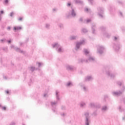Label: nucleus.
<instances>
[{"mask_svg":"<svg viewBox=\"0 0 125 125\" xmlns=\"http://www.w3.org/2000/svg\"><path fill=\"white\" fill-rule=\"evenodd\" d=\"M112 40L115 42L113 43V48L116 51H119L121 48V44L119 41H120V37L119 36H113Z\"/></svg>","mask_w":125,"mask_h":125,"instance_id":"nucleus-1","label":"nucleus"},{"mask_svg":"<svg viewBox=\"0 0 125 125\" xmlns=\"http://www.w3.org/2000/svg\"><path fill=\"white\" fill-rule=\"evenodd\" d=\"M56 101L51 102V104L52 108V110L54 113L56 112V105L57 104H58V102H59V101L60 100V93L58 91H56Z\"/></svg>","mask_w":125,"mask_h":125,"instance_id":"nucleus-2","label":"nucleus"},{"mask_svg":"<svg viewBox=\"0 0 125 125\" xmlns=\"http://www.w3.org/2000/svg\"><path fill=\"white\" fill-rule=\"evenodd\" d=\"M84 53L87 57V60H86V63L88 62H95V58L91 56L88 50L86 49H84Z\"/></svg>","mask_w":125,"mask_h":125,"instance_id":"nucleus-3","label":"nucleus"},{"mask_svg":"<svg viewBox=\"0 0 125 125\" xmlns=\"http://www.w3.org/2000/svg\"><path fill=\"white\" fill-rule=\"evenodd\" d=\"M52 46L53 48H55L58 53H62V52H64V48L58 42L52 44Z\"/></svg>","mask_w":125,"mask_h":125,"instance_id":"nucleus-4","label":"nucleus"},{"mask_svg":"<svg viewBox=\"0 0 125 125\" xmlns=\"http://www.w3.org/2000/svg\"><path fill=\"white\" fill-rule=\"evenodd\" d=\"M99 30L101 32H102V34L104 36V37H105V38H110L111 37V34L107 33L106 31V28L104 26H101L99 28Z\"/></svg>","mask_w":125,"mask_h":125,"instance_id":"nucleus-5","label":"nucleus"},{"mask_svg":"<svg viewBox=\"0 0 125 125\" xmlns=\"http://www.w3.org/2000/svg\"><path fill=\"white\" fill-rule=\"evenodd\" d=\"M106 75L107 76H108L109 78H111V79H114V78H116V76L118 75V73H117V72L113 73L112 72V70L110 69L106 71Z\"/></svg>","mask_w":125,"mask_h":125,"instance_id":"nucleus-6","label":"nucleus"},{"mask_svg":"<svg viewBox=\"0 0 125 125\" xmlns=\"http://www.w3.org/2000/svg\"><path fill=\"white\" fill-rule=\"evenodd\" d=\"M104 50H105V47L104 46L101 45L97 46V53H99V54H103Z\"/></svg>","mask_w":125,"mask_h":125,"instance_id":"nucleus-7","label":"nucleus"},{"mask_svg":"<svg viewBox=\"0 0 125 125\" xmlns=\"http://www.w3.org/2000/svg\"><path fill=\"white\" fill-rule=\"evenodd\" d=\"M84 116L86 118L85 120V125H89V123H90V120L89 119V113H88V112H85Z\"/></svg>","mask_w":125,"mask_h":125,"instance_id":"nucleus-8","label":"nucleus"},{"mask_svg":"<svg viewBox=\"0 0 125 125\" xmlns=\"http://www.w3.org/2000/svg\"><path fill=\"white\" fill-rule=\"evenodd\" d=\"M98 14L101 18H103L104 16L103 15V13L104 12V8L102 7H99L98 8Z\"/></svg>","mask_w":125,"mask_h":125,"instance_id":"nucleus-9","label":"nucleus"},{"mask_svg":"<svg viewBox=\"0 0 125 125\" xmlns=\"http://www.w3.org/2000/svg\"><path fill=\"white\" fill-rule=\"evenodd\" d=\"M84 42H85V40H84L80 42H77L75 46V50H79V49H80V47H81V45L84 44Z\"/></svg>","mask_w":125,"mask_h":125,"instance_id":"nucleus-10","label":"nucleus"},{"mask_svg":"<svg viewBox=\"0 0 125 125\" xmlns=\"http://www.w3.org/2000/svg\"><path fill=\"white\" fill-rule=\"evenodd\" d=\"M90 106L91 108H96V109H99V108L101 107V105H100V104H95L94 103H91L90 104Z\"/></svg>","mask_w":125,"mask_h":125,"instance_id":"nucleus-11","label":"nucleus"},{"mask_svg":"<svg viewBox=\"0 0 125 125\" xmlns=\"http://www.w3.org/2000/svg\"><path fill=\"white\" fill-rule=\"evenodd\" d=\"M11 48H13L14 49H15V50H16V51H18V52H20L21 53H23V54L25 53V52L20 49V48L15 46L14 45H12L11 46Z\"/></svg>","mask_w":125,"mask_h":125,"instance_id":"nucleus-12","label":"nucleus"},{"mask_svg":"<svg viewBox=\"0 0 125 125\" xmlns=\"http://www.w3.org/2000/svg\"><path fill=\"white\" fill-rule=\"evenodd\" d=\"M80 86H81L82 89H83L84 92H86L88 90V89L87 88V87L84 85V84L83 83H79Z\"/></svg>","mask_w":125,"mask_h":125,"instance_id":"nucleus-13","label":"nucleus"},{"mask_svg":"<svg viewBox=\"0 0 125 125\" xmlns=\"http://www.w3.org/2000/svg\"><path fill=\"white\" fill-rule=\"evenodd\" d=\"M123 93V91H113L112 92V95L113 96H119Z\"/></svg>","mask_w":125,"mask_h":125,"instance_id":"nucleus-14","label":"nucleus"},{"mask_svg":"<svg viewBox=\"0 0 125 125\" xmlns=\"http://www.w3.org/2000/svg\"><path fill=\"white\" fill-rule=\"evenodd\" d=\"M69 15L72 16V17H76V15H77L76 12H75V10L73 8H72L71 10L69 11Z\"/></svg>","mask_w":125,"mask_h":125,"instance_id":"nucleus-15","label":"nucleus"},{"mask_svg":"<svg viewBox=\"0 0 125 125\" xmlns=\"http://www.w3.org/2000/svg\"><path fill=\"white\" fill-rule=\"evenodd\" d=\"M66 68L68 71H72V70H74V69H75V67L74 66L70 65H66Z\"/></svg>","mask_w":125,"mask_h":125,"instance_id":"nucleus-16","label":"nucleus"},{"mask_svg":"<svg viewBox=\"0 0 125 125\" xmlns=\"http://www.w3.org/2000/svg\"><path fill=\"white\" fill-rule=\"evenodd\" d=\"M93 80V77L91 76H87L85 78V81L86 82H90V81H92Z\"/></svg>","mask_w":125,"mask_h":125,"instance_id":"nucleus-17","label":"nucleus"},{"mask_svg":"<svg viewBox=\"0 0 125 125\" xmlns=\"http://www.w3.org/2000/svg\"><path fill=\"white\" fill-rule=\"evenodd\" d=\"M108 109H109V107H108V106L104 105L102 107L101 110H102V112H106V111H108Z\"/></svg>","mask_w":125,"mask_h":125,"instance_id":"nucleus-18","label":"nucleus"},{"mask_svg":"<svg viewBox=\"0 0 125 125\" xmlns=\"http://www.w3.org/2000/svg\"><path fill=\"white\" fill-rule=\"evenodd\" d=\"M69 39L70 41H75V40H78V36L72 35L70 37Z\"/></svg>","mask_w":125,"mask_h":125,"instance_id":"nucleus-19","label":"nucleus"},{"mask_svg":"<svg viewBox=\"0 0 125 125\" xmlns=\"http://www.w3.org/2000/svg\"><path fill=\"white\" fill-rule=\"evenodd\" d=\"M95 27H96V25H95V24H93L92 25L91 28L92 34H95Z\"/></svg>","mask_w":125,"mask_h":125,"instance_id":"nucleus-20","label":"nucleus"},{"mask_svg":"<svg viewBox=\"0 0 125 125\" xmlns=\"http://www.w3.org/2000/svg\"><path fill=\"white\" fill-rule=\"evenodd\" d=\"M84 11L85 12H87V13H90V12H91V10L90 9V8L85 7L84 8Z\"/></svg>","mask_w":125,"mask_h":125,"instance_id":"nucleus-21","label":"nucleus"},{"mask_svg":"<svg viewBox=\"0 0 125 125\" xmlns=\"http://www.w3.org/2000/svg\"><path fill=\"white\" fill-rule=\"evenodd\" d=\"M22 29V27L21 26H15L14 27V31H19V30H21Z\"/></svg>","mask_w":125,"mask_h":125,"instance_id":"nucleus-22","label":"nucleus"},{"mask_svg":"<svg viewBox=\"0 0 125 125\" xmlns=\"http://www.w3.org/2000/svg\"><path fill=\"white\" fill-rule=\"evenodd\" d=\"M83 62H86V60L83 59H79L78 60V63H83Z\"/></svg>","mask_w":125,"mask_h":125,"instance_id":"nucleus-23","label":"nucleus"},{"mask_svg":"<svg viewBox=\"0 0 125 125\" xmlns=\"http://www.w3.org/2000/svg\"><path fill=\"white\" fill-rule=\"evenodd\" d=\"M74 1H75L76 3H80V4L83 3V2L81 0H74Z\"/></svg>","mask_w":125,"mask_h":125,"instance_id":"nucleus-24","label":"nucleus"},{"mask_svg":"<svg viewBox=\"0 0 125 125\" xmlns=\"http://www.w3.org/2000/svg\"><path fill=\"white\" fill-rule=\"evenodd\" d=\"M117 84H118V85H120V86L121 85H123V84H124V82L123 81H117L116 82Z\"/></svg>","mask_w":125,"mask_h":125,"instance_id":"nucleus-25","label":"nucleus"},{"mask_svg":"<svg viewBox=\"0 0 125 125\" xmlns=\"http://www.w3.org/2000/svg\"><path fill=\"white\" fill-rule=\"evenodd\" d=\"M82 33H83L84 34H85V33H87L88 31L86 28H83L81 30Z\"/></svg>","mask_w":125,"mask_h":125,"instance_id":"nucleus-26","label":"nucleus"},{"mask_svg":"<svg viewBox=\"0 0 125 125\" xmlns=\"http://www.w3.org/2000/svg\"><path fill=\"white\" fill-rule=\"evenodd\" d=\"M28 69H29V70L30 71H31V72H34V71H35V67H34V66H30V67H29L28 68Z\"/></svg>","mask_w":125,"mask_h":125,"instance_id":"nucleus-27","label":"nucleus"},{"mask_svg":"<svg viewBox=\"0 0 125 125\" xmlns=\"http://www.w3.org/2000/svg\"><path fill=\"white\" fill-rule=\"evenodd\" d=\"M85 105H86V104H85V102H82L80 103V106L81 107H84L85 106Z\"/></svg>","mask_w":125,"mask_h":125,"instance_id":"nucleus-28","label":"nucleus"},{"mask_svg":"<svg viewBox=\"0 0 125 125\" xmlns=\"http://www.w3.org/2000/svg\"><path fill=\"white\" fill-rule=\"evenodd\" d=\"M73 83L71 82H69L66 83V86H73Z\"/></svg>","mask_w":125,"mask_h":125,"instance_id":"nucleus-29","label":"nucleus"},{"mask_svg":"<svg viewBox=\"0 0 125 125\" xmlns=\"http://www.w3.org/2000/svg\"><path fill=\"white\" fill-rule=\"evenodd\" d=\"M118 110H119L120 112H124L125 111V109H124V108L122 106L119 107Z\"/></svg>","mask_w":125,"mask_h":125,"instance_id":"nucleus-30","label":"nucleus"},{"mask_svg":"<svg viewBox=\"0 0 125 125\" xmlns=\"http://www.w3.org/2000/svg\"><path fill=\"white\" fill-rule=\"evenodd\" d=\"M37 65H38V67L40 68L43 65V63L42 62H37Z\"/></svg>","mask_w":125,"mask_h":125,"instance_id":"nucleus-31","label":"nucleus"},{"mask_svg":"<svg viewBox=\"0 0 125 125\" xmlns=\"http://www.w3.org/2000/svg\"><path fill=\"white\" fill-rule=\"evenodd\" d=\"M118 3L119 4H120V5H124V2H123L122 0H118L117 1Z\"/></svg>","mask_w":125,"mask_h":125,"instance_id":"nucleus-32","label":"nucleus"},{"mask_svg":"<svg viewBox=\"0 0 125 125\" xmlns=\"http://www.w3.org/2000/svg\"><path fill=\"white\" fill-rule=\"evenodd\" d=\"M45 27L46 28V29H49V28H50V24L46 23L45 24Z\"/></svg>","mask_w":125,"mask_h":125,"instance_id":"nucleus-33","label":"nucleus"},{"mask_svg":"<svg viewBox=\"0 0 125 125\" xmlns=\"http://www.w3.org/2000/svg\"><path fill=\"white\" fill-rule=\"evenodd\" d=\"M58 26L61 29H62V28H63V24L62 23H59Z\"/></svg>","mask_w":125,"mask_h":125,"instance_id":"nucleus-34","label":"nucleus"},{"mask_svg":"<svg viewBox=\"0 0 125 125\" xmlns=\"http://www.w3.org/2000/svg\"><path fill=\"white\" fill-rule=\"evenodd\" d=\"M91 22V19H87V20H86V22L87 23H89V22Z\"/></svg>","mask_w":125,"mask_h":125,"instance_id":"nucleus-35","label":"nucleus"},{"mask_svg":"<svg viewBox=\"0 0 125 125\" xmlns=\"http://www.w3.org/2000/svg\"><path fill=\"white\" fill-rule=\"evenodd\" d=\"M88 1L90 4H93V0H88Z\"/></svg>","mask_w":125,"mask_h":125,"instance_id":"nucleus-36","label":"nucleus"},{"mask_svg":"<svg viewBox=\"0 0 125 125\" xmlns=\"http://www.w3.org/2000/svg\"><path fill=\"white\" fill-rule=\"evenodd\" d=\"M16 125V123L15 122H12L10 124H9L8 125Z\"/></svg>","mask_w":125,"mask_h":125,"instance_id":"nucleus-37","label":"nucleus"},{"mask_svg":"<svg viewBox=\"0 0 125 125\" xmlns=\"http://www.w3.org/2000/svg\"><path fill=\"white\" fill-rule=\"evenodd\" d=\"M112 8H113L112 7V6H109L108 7V10H109V11H112Z\"/></svg>","mask_w":125,"mask_h":125,"instance_id":"nucleus-38","label":"nucleus"},{"mask_svg":"<svg viewBox=\"0 0 125 125\" xmlns=\"http://www.w3.org/2000/svg\"><path fill=\"white\" fill-rule=\"evenodd\" d=\"M119 15L120 16H121V17H123V13H122V12H119Z\"/></svg>","mask_w":125,"mask_h":125,"instance_id":"nucleus-39","label":"nucleus"},{"mask_svg":"<svg viewBox=\"0 0 125 125\" xmlns=\"http://www.w3.org/2000/svg\"><path fill=\"white\" fill-rule=\"evenodd\" d=\"M4 3L5 4H7L8 3V0H4Z\"/></svg>","mask_w":125,"mask_h":125,"instance_id":"nucleus-40","label":"nucleus"},{"mask_svg":"<svg viewBox=\"0 0 125 125\" xmlns=\"http://www.w3.org/2000/svg\"><path fill=\"white\" fill-rule=\"evenodd\" d=\"M5 41V39H2L0 40V42H3Z\"/></svg>","mask_w":125,"mask_h":125,"instance_id":"nucleus-41","label":"nucleus"},{"mask_svg":"<svg viewBox=\"0 0 125 125\" xmlns=\"http://www.w3.org/2000/svg\"><path fill=\"white\" fill-rule=\"evenodd\" d=\"M2 110H4V111H5V110H6V107H5V106H2Z\"/></svg>","mask_w":125,"mask_h":125,"instance_id":"nucleus-42","label":"nucleus"},{"mask_svg":"<svg viewBox=\"0 0 125 125\" xmlns=\"http://www.w3.org/2000/svg\"><path fill=\"white\" fill-rule=\"evenodd\" d=\"M22 19H23V18H22L21 17V18H19L18 19V21H22Z\"/></svg>","mask_w":125,"mask_h":125,"instance_id":"nucleus-43","label":"nucleus"},{"mask_svg":"<svg viewBox=\"0 0 125 125\" xmlns=\"http://www.w3.org/2000/svg\"><path fill=\"white\" fill-rule=\"evenodd\" d=\"M66 107H65V106H62V110H65Z\"/></svg>","mask_w":125,"mask_h":125,"instance_id":"nucleus-44","label":"nucleus"},{"mask_svg":"<svg viewBox=\"0 0 125 125\" xmlns=\"http://www.w3.org/2000/svg\"><path fill=\"white\" fill-rule=\"evenodd\" d=\"M13 14H14V13L11 12L10 14V16H11V17H12L13 16Z\"/></svg>","mask_w":125,"mask_h":125,"instance_id":"nucleus-45","label":"nucleus"},{"mask_svg":"<svg viewBox=\"0 0 125 125\" xmlns=\"http://www.w3.org/2000/svg\"><path fill=\"white\" fill-rule=\"evenodd\" d=\"M67 6H71V3H68L67 4Z\"/></svg>","mask_w":125,"mask_h":125,"instance_id":"nucleus-46","label":"nucleus"},{"mask_svg":"<svg viewBox=\"0 0 125 125\" xmlns=\"http://www.w3.org/2000/svg\"><path fill=\"white\" fill-rule=\"evenodd\" d=\"M62 117H64L65 116V113H62L61 114Z\"/></svg>","mask_w":125,"mask_h":125,"instance_id":"nucleus-47","label":"nucleus"},{"mask_svg":"<svg viewBox=\"0 0 125 125\" xmlns=\"http://www.w3.org/2000/svg\"><path fill=\"white\" fill-rule=\"evenodd\" d=\"M79 21H80V22H83V19H82V18H81L79 19Z\"/></svg>","mask_w":125,"mask_h":125,"instance_id":"nucleus-48","label":"nucleus"},{"mask_svg":"<svg viewBox=\"0 0 125 125\" xmlns=\"http://www.w3.org/2000/svg\"><path fill=\"white\" fill-rule=\"evenodd\" d=\"M53 11H57V9H56V8H54V9H53Z\"/></svg>","mask_w":125,"mask_h":125,"instance_id":"nucleus-49","label":"nucleus"},{"mask_svg":"<svg viewBox=\"0 0 125 125\" xmlns=\"http://www.w3.org/2000/svg\"><path fill=\"white\" fill-rule=\"evenodd\" d=\"M5 92L7 94H9V91L8 90L5 91Z\"/></svg>","mask_w":125,"mask_h":125,"instance_id":"nucleus-50","label":"nucleus"},{"mask_svg":"<svg viewBox=\"0 0 125 125\" xmlns=\"http://www.w3.org/2000/svg\"><path fill=\"white\" fill-rule=\"evenodd\" d=\"M122 89L123 91L125 90V86H123Z\"/></svg>","mask_w":125,"mask_h":125,"instance_id":"nucleus-51","label":"nucleus"},{"mask_svg":"<svg viewBox=\"0 0 125 125\" xmlns=\"http://www.w3.org/2000/svg\"><path fill=\"white\" fill-rule=\"evenodd\" d=\"M0 14H3V13H4L3 11H0Z\"/></svg>","mask_w":125,"mask_h":125,"instance_id":"nucleus-52","label":"nucleus"},{"mask_svg":"<svg viewBox=\"0 0 125 125\" xmlns=\"http://www.w3.org/2000/svg\"><path fill=\"white\" fill-rule=\"evenodd\" d=\"M123 121H125V116L122 118Z\"/></svg>","mask_w":125,"mask_h":125,"instance_id":"nucleus-53","label":"nucleus"},{"mask_svg":"<svg viewBox=\"0 0 125 125\" xmlns=\"http://www.w3.org/2000/svg\"><path fill=\"white\" fill-rule=\"evenodd\" d=\"M3 79H4V80H6L7 79V77H6V76H4Z\"/></svg>","mask_w":125,"mask_h":125,"instance_id":"nucleus-54","label":"nucleus"},{"mask_svg":"<svg viewBox=\"0 0 125 125\" xmlns=\"http://www.w3.org/2000/svg\"><path fill=\"white\" fill-rule=\"evenodd\" d=\"M10 29H11L10 27L9 26L7 27V30H10Z\"/></svg>","mask_w":125,"mask_h":125,"instance_id":"nucleus-55","label":"nucleus"},{"mask_svg":"<svg viewBox=\"0 0 125 125\" xmlns=\"http://www.w3.org/2000/svg\"><path fill=\"white\" fill-rule=\"evenodd\" d=\"M8 42L9 43H10V42H11V40L8 41Z\"/></svg>","mask_w":125,"mask_h":125,"instance_id":"nucleus-56","label":"nucleus"},{"mask_svg":"<svg viewBox=\"0 0 125 125\" xmlns=\"http://www.w3.org/2000/svg\"><path fill=\"white\" fill-rule=\"evenodd\" d=\"M46 95H47V94H44V97H46Z\"/></svg>","mask_w":125,"mask_h":125,"instance_id":"nucleus-57","label":"nucleus"},{"mask_svg":"<svg viewBox=\"0 0 125 125\" xmlns=\"http://www.w3.org/2000/svg\"><path fill=\"white\" fill-rule=\"evenodd\" d=\"M105 98H108V96L106 95V96H105Z\"/></svg>","mask_w":125,"mask_h":125,"instance_id":"nucleus-58","label":"nucleus"},{"mask_svg":"<svg viewBox=\"0 0 125 125\" xmlns=\"http://www.w3.org/2000/svg\"><path fill=\"white\" fill-rule=\"evenodd\" d=\"M2 107L1 104H0V108H2Z\"/></svg>","mask_w":125,"mask_h":125,"instance_id":"nucleus-59","label":"nucleus"},{"mask_svg":"<svg viewBox=\"0 0 125 125\" xmlns=\"http://www.w3.org/2000/svg\"><path fill=\"white\" fill-rule=\"evenodd\" d=\"M20 44H21V45H22V42H21V43H20Z\"/></svg>","mask_w":125,"mask_h":125,"instance_id":"nucleus-60","label":"nucleus"},{"mask_svg":"<svg viewBox=\"0 0 125 125\" xmlns=\"http://www.w3.org/2000/svg\"><path fill=\"white\" fill-rule=\"evenodd\" d=\"M94 115L95 116L96 115V113H94Z\"/></svg>","mask_w":125,"mask_h":125,"instance_id":"nucleus-61","label":"nucleus"},{"mask_svg":"<svg viewBox=\"0 0 125 125\" xmlns=\"http://www.w3.org/2000/svg\"><path fill=\"white\" fill-rule=\"evenodd\" d=\"M22 125H25V124H22Z\"/></svg>","mask_w":125,"mask_h":125,"instance_id":"nucleus-62","label":"nucleus"},{"mask_svg":"<svg viewBox=\"0 0 125 125\" xmlns=\"http://www.w3.org/2000/svg\"><path fill=\"white\" fill-rule=\"evenodd\" d=\"M104 0V1H105L106 0Z\"/></svg>","mask_w":125,"mask_h":125,"instance_id":"nucleus-63","label":"nucleus"}]
</instances>
